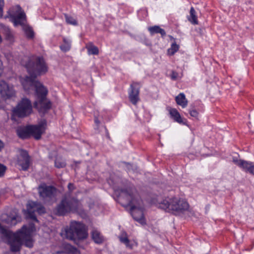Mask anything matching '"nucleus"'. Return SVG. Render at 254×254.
<instances>
[{
    "mask_svg": "<svg viewBox=\"0 0 254 254\" xmlns=\"http://www.w3.org/2000/svg\"><path fill=\"white\" fill-rule=\"evenodd\" d=\"M119 201L124 206L130 207L133 218L142 225L146 224L143 212V203L135 189L132 185L121 190Z\"/></svg>",
    "mask_w": 254,
    "mask_h": 254,
    "instance_id": "1",
    "label": "nucleus"
},
{
    "mask_svg": "<svg viewBox=\"0 0 254 254\" xmlns=\"http://www.w3.org/2000/svg\"><path fill=\"white\" fill-rule=\"evenodd\" d=\"M158 206L165 211L175 215H180L189 211L190 205L187 201L179 197H166L159 202Z\"/></svg>",
    "mask_w": 254,
    "mask_h": 254,
    "instance_id": "2",
    "label": "nucleus"
},
{
    "mask_svg": "<svg viewBox=\"0 0 254 254\" xmlns=\"http://www.w3.org/2000/svg\"><path fill=\"white\" fill-rule=\"evenodd\" d=\"M5 17L10 18L15 26H21L28 38L32 39L34 37V31L31 27L26 24V14L19 5L10 8L7 11V15Z\"/></svg>",
    "mask_w": 254,
    "mask_h": 254,
    "instance_id": "3",
    "label": "nucleus"
},
{
    "mask_svg": "<svg viewBox=\"0 0 254 254\" xmlns=\"http://www.w3.org/2000/svg\"><path fill=\"white\" fill-rule=\"evenodd\" d=\"M61 235L64 238L76 241L85 239L88 236V233L84 224L73 221L70 223L69 226L64 227L62 229Z\"/></svg>",
    "mask_w": 254,
    "mask_h": 254,
    "instance_id": "4",
    "label": "nucleus"
},
{
    "mask_svg": "<svg viewBox=\"0 0 254 254\" xmlns=\"http://www.w3.org/2000/svg\"><path fill=\"white\" fill-rule=\"evenodd\" d=\"M13 235H14L15 238L12 240V243L11 245L9 243L7 244L9 246L11 252H19L23 242L28 248L33 247V241L30 232L27 226H23L20 230L15 233H13Z\"/></svg>",
    "mask_w": 254,
    "mask_h": 254,
    "instance_id": "5",
    "label": "nucleus"
},
{
    "mask_svg": "<svg viewBox=\"0 0 254 254\" xmlns=\"http://www.w3.org/2000/svg\"><path fill=\"white\" fill-rule=\"evenodd\" d=\"M46 122L44 120L37 125H30L25 127H18L17 130L18 136L22 139L29 138L31 135L38 140L45 130Z\"/></svg>",
    "mask_w": 254,
    "mask_h": 254,
    "instance_id": "6",
    "label": "nucleus"
},
{
    "mask_svg": "<svg viewBox=\"0 0 254 254\" xmlns=\"http://www.w3.org/2000/svg\"><path fill=\"white\" fill-rule=\"evenodd\" d=\"M29 76L24 78L37 79L38 76L45 74L48 70V67L43 58L37 57L34 61H30L26 65Z\"/></svg>",
    "mask_w": 254,
    "mask_h": 254,
    "instance_id": "7",
    "label": "nucleus"
},
{
    "mask_svg": "<svg viewBox=\"0 0 254 254\" xmlns=\"http://www.w3.org/2000/svg\"><path fill=\"white\" fill-rule=\"evenodd\" d=\"M21 82L25 90H29L32 87L35 88L36 93L39 99L45 97L47 94V89L37 79L21 78Z\"/></svg>",
    "mask_w": 254,
    "mask_h": 254,
    "instance_id": "8",
    "label": "nucleus"
},
{
    "mask_svg": "<svg viewBox=\"0 0 254 254\" xmlns=\"http://www.w3.org/2000/svg\"><path fill=\"white\" fill-rule=\"evenodd\" d=\"M32 112V104L27 98H22L13 110V112L15 115L20 118L29 115Z\"/></svg>",
    "mask_w": 254,
    "mask_h": 254,
    "instance_id": "9",
    "label": "nucleus"
},
{
    "mask_svg": "<svg viewBox=\"0 0 254 254\" xmlns=\"http://www.w3.org/2000/svg\"><path fill=\"white\" fill-rule=\"evenodd\" d=\"M65 200V204L70 212H77L81 210V204L79 200L71 195V193L66 192L62 197Z\"/></svg>",
    "mask_w": 254,
    "mask_h": 254,
    "instance_id": "10",
    "label": "nucleus"
},
{
    "mask_svg": "<svg viewBox=\"0 0 254 254\" xmlns=\"http://www.w3.org/2000/svg\"><path fill=\"white\" fill-rule=\"evenodd\" d=\"M37 211L39 214H41L45 213V207L38 204L35 202H30L27 205L26 217L30 218L36 222H38L35 212Z\"/></svg>",
    "mask_w": 254,
    "mask_h": 254,
    "instance_id": "11",
    "label": "nucleus"
},
{
    "mask_svg": "<svg viewBox=\"0 0 254 254\" xmlns=\"http://www.w3.org/2000/svg\"><path fill=\"white\" fill-rule=\"evenodd\" d=\"M38 191L40 196L45 200H49L55 197L57 189L53 186L42 185L39 187Z\"/></svg>",
    "mask_w": 254,
    "mask_h": 254,
    "instance_id": "12",
    "label": "nucleus"
},
{
    "mask_svg": "<svg viewBox=\"0 0 254 254\" xmlns=\"http://www.w3.org/2000/svg\"><path fill=\"white\" fill-rule=\"evenodd\" d=\"M15 95L13 86L3 80L0 81V97L4 99L10 98Z\"/></svg>",
    "mask_w": 254,
    "mask_h": 254,
    "instance_id": "13",
    "label": "nucleus"
},
{
    "mask_svg": "<svg viewBox=\"0 0 254 254\" xmlns=\"http://www.w3.org/2000/svg\"><path fill=\"white\" fill-rule=\"evenodd\" d=\"M17 162V165L20 167V170L27 171L30 165V156L26 151H20Z\"/></svg>",
    "mask_w": 254,
    "mask_h": 254,
    "instance_id": "14",
    "label": "nucleus"
},
{
    "mask_svg": "<svg viewBox=\"0 0 254 254\" xmlns=\"http://www.w3.org/2000/svg\"><path fill=\"white\" fill-rule=\"evenodd\" d=\"M34 106L37 109L39 112L44 113L51 107V103L47 98L43 97L39 99L38 101H35Z\"/></svg>",
    "mask_w": 254,
    "mask_h": 254,
    "instance_id": "15",
    "label": "nucleus"
},
{
    "mask_svg": "<svg viewBox=\"0 0 254 254\" xmlns=\"http://www.w3.org/2000/svg\"><path fill=\"white\" fill-rule=\"evenodd\" d=\"M130 88L131 92L129 93V99L133 105H136L139 100V88L138 87L137 83L134 82L130 85Z\"/></svg>",
    "mask_w": 254,
    "mask_h": 254,
    "instance_id": "16",
    "label": "nucleus"
},
{
    "mask_svg": "<svg viewBox=\"0 0 254 254\" xmlns=\"http://www.w3.org/2000/svg\"><path fill=\"white\" fill-rule=\"evenodd\" d=\"M233 161L240 167L242 168L245 171L254 175V164L252 162H249L242 160H235Z\"/></svg>",
    "mask_w": 254,
    "mask_h": 254,
    "instance_id": "17",
    "label": "nucleus"
},
{
    "mask_svg": "<svg viewBox=\"0 0 254 254\" xmlns=\"http://www.w3.org/2000/svg\"><path fill=\"white\" fill-rule=\"evenodd\" d=\"M65 200H64L63 197L60 203L56 206L55 211V213L59 216H64L69 213H70L68 207L65 204Z\"/></svg>",
    "mask_w": 254,
    "mask_h": 254,
    "instance_id": "18",
    "label": "nucleus"
},
{
    "mask_svg": "<svg viewBox=\"0 0 254 254\" xmlns=\"http://www.w3.org/2000/svg\"><path fill=\"white\" fill-rule=\"evenodd\" d=\"M1 220L2 222L9 226L15 225L17 223V221L15 216L11 217L8 216L6 214H3L1 216Z\"/></svg>",
    "mask_w": 254,
    "mask_h": 254,
    "instance_id": "19",
    "label": "nucleus"
},
{
    "mask_svg": "<svg viewBox=\"0 0 254 254\" xmlns=\"http://www.w3.org/2000/svg\"><path fill=\"white\" fill-rule=\"evenodd\" d=\"M169 113L171 116V117L174 119V120L179 123V124H185V123L183 122V120L181 117V115L179 112L176 109H171L169 110Z\"/></svg>",
    "mask_w": 254,
    "mask_h": 254,
    "instance_id": "20",
    "label": "nucleus"
},
{
    "mask_svg": "<svg viewBox=\"0 0 254 254\" xmlns=\"http://www.w3.org/2000/svg\"><path fill=\"white\" fill-rule=\"evenodd\" d=\"M175 100L178 105L184 108L187 107L188 105V100L186 98L185 95L184 93H181L175 98Z\"/></svg>",
    "mask_w": 254,
    "mask_h": 254,
    "instance_id": "21",
    "label": "nucleus"
},
{
    "mask_svg": "<svg viewBox=\"0 0 254 254\" xmlns=\"http://www.w3.org/2000/svg\"><path fill=\"white\" fill-rule=\"evenodd\" d=\"M148 31L150 33L151 35H153L155 33H160L162 37L166 35V32L165 30L161 28L159 26H154L149 27L148 28Z\"/></svg>",
    "mask_w": 254,
    "mask_h": 254,
    "instance_id": "22",
    "label": "nucleus"
},
{
    "mask_svg": "<svg viewBox=\"0 0 254 254\" xmlns=\"http://www.w3.org/2000/svg\"><path fill=\"white\" fill-rule=\"evenodd\" d=\"M120 241L123 244H125L127 247L130 249L132 248V245L130 244V241L127 238V235L126 232H123L119 236Z\"/></svg>",
    "mask_w": 254,
    "mask_h": 254,
    "instance_id": "23",
    "label": "nucleus"
},
{
    "mask_svg": "<svg viewBox=\"0 0 254 254\" xmlns=\"http://www.w3.org/2000/svg\"><path fill=\"white\" fill-rule=\"evenodd\" d=\"M92 238L94 241L97 244H100L103 242V238L100 233L97 230H94L92 232Z\"/></svg>",
    "mask_w": 254,
    "mask_h": 254,
    "instance_id": "24",
    "label": "nucleus"
},
{
    "mask_svg": "<svg viewBox=\"0 0 254 254\" xmlns=\"http://www.w3.org/2000/svg\"><path fill=\"white\" fill-rule=\"evenodd\" d=\"M63 42V44L60 46V49L63 52H66L70 49L71 42L65 38H64Z\"/></svg>",
    "mask_w": 254,
    "mask_h": 254,
    "instance_id": "25",
    "label": "nucleus"
},
{
    "mask_svg": "<svg viewBox=\"0 0 254 254\" xmlns=\"http://www.w3.org/2000/svg\"><path fill=\"white\" fill-rule=\"evenodd\" d=\"M188 20L193 24H198L197 16L195 14V11L192 7H191L190 9V16L188 17Z\"/></svg>",
    "mask_w": 254,
    "mask_h": 254,
    "instance_id": "26",
    "label": "nucleus"
},
{
    "mask_svg": "<svg viewBox=\"0 0 254 254\" xmlns=\"http://www.w3.org/2000/svg\"><path fill=\"white\" fill-rule=\"evenodd\" d=\"M55 166L58 168H64L66 166V163L62 157L57 156L55 159Z\"/></svg>",
    "mask_w": 254,
    "mask_h": 254,
    "instance_id": "27",
    "label": "nucleus"
},
{
    "mask_svg": "<svg viewBox=\"0 0 254 254\" xmlns=\"http://www.w3.org/2000/svg\"><path fill=\"white\" fill-rule=\"evenodd\" d=\"M87 49L88 50V53L89 55H97L99 54V50L98 48L90 44L87 47Z\"/></svg>",
    "mask_w": 254,
    "mask_h": 254,
    "instance_id": "28",
    "label": "nucleus"
},
{
    "mask_svg": "<svg viewBox=\"0 0 254 254\" xmlns=\"http://www.w3.org/2000/svg\"><path fill=\"white\" fill-rule=\"evenodd\" d=\"M179 46L176 43H173L171 47L168 50V53L170 55H173L179 50Z\"/></svg>",
    "mask_w": 254,
    "mask_h": 254,
    "instance_id": "29",
    "label": "nucleus"
},
{
    "mask_svg": "<svg viewBox=\"0 0 254 254\" xmlns=\"http://www.w3.org/2000/svg\"><path fill=\"white\" fill-rule=\"evenodd\" d=\"M65 18L66 22L69 24L76 25L77 24L76 20L71 16L65 14Z\"/></svg>",
    "mask_w": 254,
    "mask_h": 254,
    "instance_id": "30",
    "label": "nucleus"
},
{
    "mask_svg": "<svg viewBox=\"0 0 254 254\" xmlns=\"http://www.w3.org/2000/svg\"><path fill=\"white\" fill-rule=\"evenodd\" d=\"M67 250L71 254H80V251L76 248L71 245L67 246Z\"/></svg>",
    "mask_w": 254,
    "mask_h": 254,
    "instance_id": "31",
    "label": "nucleus"
},
{
    "mask_svg": "<svg viewBox=\"0 0 254 254\" xmlns=\"http://www.w3.org/2000/svg\"><path fill=\"white\" fill-rule=\"evenodd\" d=\"M5 36L7 40L10 41H12L13 40V36L12 32L10 31L9 28H6L5 29Z\"/></svg>",
    "mask_w": 254,
    "mask_h": 254,
    "instance_id": "32",
    "label": "nucleus"
},
{
    "mask_svg": "<svg viewBox=\"0 0 254 254\" xmlns=\"http://www.w3.org/2000/svg\"><path fill=\"white\" fill-rule=\"evenodd\" d=\"M6 170V166L0 163V177H2L4 176Z\"/></svg>",
    "mask_w": 254,
    "mask_h": 254,
    "instance_id": "33",
    "label": "nucleus"
},
{
    "mask_svg": "<svg viewBox=\"0 0 254 254\" xmlns=\"http://www.w3.org/2000/svg\"><path fill=\"white\" fill-rule=\"evenodd\" d=\"M190 114L191 117H194L195 118H197L198 116V112L195 109L190 110Z\"/></svg>",
    "mask_w": 254,
    "mask_h": 254,
    "instance_id": "34",
    "label": "nucleus"
},
{
    "mask_svg": "<svg viewBox=\"0 0 254 254\" xmlns=\"http://www.w3.org/2000/svg\"><path fill=\"white\" fill-rule=\"evenodd\" d=\"M4 4V0H0V18H1L3 15V7Z\"/></svg>",
    "mask_w": 254,
    "mask_h": 254,
    "instance_id": "35",
    "label": "nucleus"
},
{
    "mask_svg": "<svg viewBox=\"0 0 254 254\" xmlns=\"http://www.w3.org/2000/svg\"><path fill=\"white\" fill-rule=\"evenodd\" d=\"M178 73L177 72H176L175 71H172V73L171 75V78L172 79L176 80L178 78Z\"/></svg>",
    "mask_w": 254,
    "mask_h": 254,
    "instance_id": "36",
    "label": "nucleus"
},
{
    "mask_svg": "<svg viewBox=\"0 0 254 254\" xmlns=\"http://www.w3.org/2000/svg\"><path fill=\"white\" fill-rule=\"evenodd\" d=\"M68 189L70 191L69 192L70 193V192L74 190L75 189L74 185L72 183H69L68 185Z\"/></svg>",
    "mask_w": 254,
    "mask_h": 254,
    "instance_id": "37",
    "label": "nucleus"
},
{
    "mask_svg": "<svg viewBox=\"0 0 254 254\" xmlns=\"http://www.w3.org/2000/svg\"><path fill=\"white\" fill-rule=\"evenodd\" d=\"M3 64L2 61L0 60V77L3 72Z\"/></svg>",
    "mask_w": 254,
    "mask_h": 254,
    "instance_id": "38",
    "label": "nucleus"
},
{
    "mask_svg": "<svg viewBox=\"0 0 254 254\" xmlns=\"http://www.w3.org/2000/svg\"><path fill=\"white\" fill-rule=\"evenodd\" d=\"M4 145L3 142L0 140V151L4 147Z\"/></svg>",
    "mask_w": 254,
    "mask_h": 254,
    "instance_id": "39",
    "label": "nucleus"
},
{
    "mask_svg": "<svg viewBox=\"0 0 254 254\" xmlns=\"http://www.w3.org/2000/svg\"><path fill=\"white\" fill-rule=\"evenodd\" d=\"M95 122L97 125L100 123L99 120L96 118L95 119Z\"/></svg>",
    "mask_w": 254,
    "mask_h": 254,
    "instance_id": "40",
    "label": "nucleus"
}]
</instances>
